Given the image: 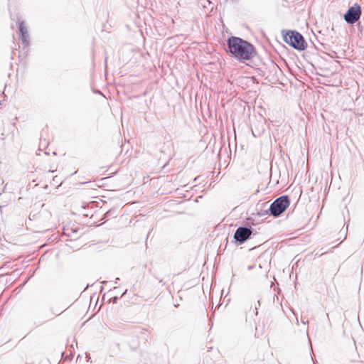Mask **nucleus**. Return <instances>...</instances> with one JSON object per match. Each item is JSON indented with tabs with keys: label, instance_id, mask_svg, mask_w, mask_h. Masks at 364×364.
Wrapping results in <instances>:
<instances>
[{
	"label": "nucleus",
	"instance_id": "obj_1",
	"mask_svg": "<svg viewBox=\"0 0 364 364\" xmlns=\"http://www.w3.org/2000/svg\"><path fill=\"white\" fill-rule=\"evenodd\" d=\"M226 52L240 63L250 60L257 55L256 48L252 43L237 36L227 39Z\"/></svg>",
	"mask_w": 364,
	"mask_h": 364
},
{
	"label": "nucleus",
	"instance_id": "obj_2",
	"mask_svg": "<svg viewBox=\"0 0 364 364\" xmlns=\"http://www.w3.org/2000/svg\"><path fill=\"white\" fill-rule=\"evenodd\" d=\"M282 33L284 41L293 48L303 51L307 48V43L299 32L294 30H283Z\"/></svg>",
	"mask_w": 364,
	"mask_h": 364
},
{
	"label": "nucleus",
	"instance_id": "obj_3",
	"mask_svg": "<svg viewBox=\"0 0 364 364\" xmlns=\"http://www.w3.org/2000/svg\"><path fill=\"white\" fill-rule=\"evenodd\" d=\"M290 198L287 195H283L276 198L269 206L268 211L265 214H269L274 218L280 216L289 206Z\"/></svg>",
	"mask_w": 364,
	"mask_h": 364
},
{
	"label": "nucleus",
	"instance_id": "obj_4",
	"mask_svg": "<svg viewBox=\"0 0 364 364\" xmlns=\"http://www.w3.org/2000/svg\"><path fill=\"white\" fill-rule=\"evenodd\" d=\"M253 232V229L247 225V226H240L237 228L234 233L233 238L237 245H240L250 238Z\"/></svg>",
	"mask_w": 364,
	"mask_h": 364
},
{
	"label": "nucleus",
	"instance_id": "obj_5",
	"mask_svg": "<svg viewBox=\"0 0 364 364\" xmlns=\"http://www.w3.org/2000/svg\"><path fill=\"white\" fill-rule=\"evenodd\" d=\"M362 14L361 7L359 4H355L350 6L343 15L345 21L350 25L355 23L360 18Z\"/></svg>",
	"mask_w": 364,
	"mask_h": 364
},
{
	"label": "nucleus",
	"instance_id": "obj_6",
	"mask_svg": "<svg viewBox=\"0 0 364 364\" xmlns=\"http://www.w3.org/2000/svg\"><path fill=\"white\" fill-rule=\"evenodd\" d=\"M267 204H268V202H264V203H262L261 204H259V203L257 204V205H256V211H257L256 215L259 216V217L267 215L268 214H264V213H265L266 211L269 212L268 211V208H267Z\"/></svg>",
	"mask_w": 364,
	"mask_h": 364
},
{
	"label": "nucleus",
	"instance_id": "obj_7",
	"mask_svg": "<svg viewBox=\"0 0 364 364\" xmlns=\"http://www.w3.org/2000/svg\"><path fill=\"white\" fill-rule=\"evenodd\" d=\"M19 38L21 40L22 43L25 47H27L29 45L30 38H29L28 32L26 33H22V34L19 35Z\"/></svg>",
	"mask_w": 364,
	"mask_h": 364
},
{
	"label": "nucleus",
	"instance_id": "obj_8",
	"mask_svg": "<svg viewBox=\"0 0 364 364\" xmlns=\"http://www.w3.org/2000/svg\"><path fill=\"white\" fill-rule=\"evenodd\" d=\"M116 210L114 208L109 209L104 215V218L107 220L109 218H115L117 217Z\"/></svg>",
	"mask_w": 364,
	"mask_h": 364
},
{
	"label": "nucleus",
	"instance_id": "obj_9",
	"mask_svg": "<svg viewBox=\"0 0 364 364\" xmlns=\"http://www.w3.org/2000/svg\"><path fill=\"white\" fill-rule=\"evenodd\" d=\"M18 31H19V35H21L22 33H26L28 32L27 28H26L23 21L19 22Z\"/></svg>",
	"mask_w": 364,
	"mask_h": 364
},
{
	"label": "nucleus",
	"instance_id": "obj_10",
	"mask_svg": "<svg viewBox=\"0 0 364 364\" xmlns=\"http://www.w3.org/2000/svg\"><path fill=\"white\" fill-rule=\"evenodd\" d=\"M48 142L46 141V139H43V142H42V139L41 138L40 139V146H43L44 147H46V146H48Z\"/></svg>",
	"mask_w": 364,
	"mask_h": 364
},
{
	"label": "nucleus",
	"instance_id": "obj_11",
	"mask_svg": "<svg viewBox=\"0 0 364 364\" xmlns=\"http://www.w3.org/2000/svg\"><path fill=\"white\" fill-rule=\"evenodd\" d=\"M301 321L304 325L309 323V321L307 319L303 318L302 317L301 318Z\"/></svg>",
	"mask_w": 364,
	"mask_h": 364
},
{
	"label": "nucleus",
	"instance_id": "obj_12",
	"mask_svg": "<svg viewBox=\"0 0 364 364\" xmlns=\"http://www.w3.org/2000/svg\"><path fill=\"white\" fill-rule=\"evenodd\" d=\"M252 135L255 136V137H257V136H259L260 133L258 132L257 134H255V131L252 129Z\"/></svg>",
	"mask_w": 364,
	"mask_h": 364
},
{
	"label": "nucleus",
	"instance_id": "obj_13",
	"mask_svg": "<svg viewBox=\"0 0 364 364\" xmlns=\"http://www.w3.org/2000/svg\"><path fill=\"white\" fill-rule=\"evenodd\" d=\"M343 233L344 234V239L343 240H345L346 238V237H347V230L345 232H343Z\"/></svg>",
	"mask_w": 364,
	"mask_h": 364
},
{
	"label": "nucleus",
	"instance_id": "obj_14",
	"mask_svg": "<svg viewBox=\"0 0 364 364\" xmlns=\"http://www.w3.org/2000/svg\"><path fill=\"white\" fill-rule=\"evenodd\" d=\"M119 280V278H117L116 280H115V284H117Z\"/></svg>",
	"mask_w": 364,
	"mask_h": 364
},
{
	"label": "nucleus",
	"instance_id": "obj_15",
	"mask_svg": "<svg viewBox=\"0 0 364 364\" xmlns=\"http://www.w3.org/2000/svg\"><path fill=\"white\" fill-rule=\"evenodd\" d=\"M127 290L126 289V290L123 292V294H122V296L125 295V294L127 293Z\"/></svg>",
	"mask_w": 364,
	"mask_h": 364
},
{
	"label": "nucleus",
	"instance_id": "obj_16",
	"mask_svg": "<svg viewBox=\"0 0 364 364\" xmlns=\"http://www.w3.org/2000/svg\"><path fill=\"white\" fill-rule=\"evenodd\" d=\"M159 283H162L163 284H164V283H163V280L162 279H159Z\"/></svg>",
	"mask_w": 364,
	"mask_h": 364
},
{
	"label": "nucleus",
	"instance_id": "obj_17",
	"mask_svg": "<svg viewBox=\"0 0 364 364\" xmlns=\"http://www.w3.org/2000/svg\"><path fill=\"white\" fill-rule=\"evenodd\" d=\"M96 93L102 94V93H101V92H100V90L96 91Z\"/></svg>",
	"mask_w": 364,
	"mask_h": 364
},
{
	"label": "nucleus",
	"instance_id": "obj_18",
	"mask_svg": "<svg viewBox=\"0 0 364 364\" xmlns=\"http://www.w3.org/2000/svg\"><path fill=\"white\" fill-rule=\"evenodd\" d=\"M117 297H115V299H114V301H117Z\"/></svg>",
	"mask_w": 364,
	"mask_h": 364
},
{
	"label": "nucleus",
	"instance_id": "obj_19",
	"mask_svg": "<svg viewBox=\"0 0 364 364\" xmlns=\"http://www.w3.org/2000/svg\"><path fill=\"white\" fill-rule=\"evenodd\" d=\"M117 297H115V299H114V301H117Z\"/></svg>",
	"mask_w": 364,
	"mask_h": 364
},
{
	"label": "nucleus",
	"instance_id": "obj_20",
	"mask_svg": "<svg viewBox=\"0 0 364 364\" xmlns=\"http://www.w3.org/2000/svg\"><path fill=\"white\" fill-rule=\"evenodd\" d=\"M1 194V192L0 191V195Z\"/></svg>",
	"mask_w": 364,
	"mask_h": 364
}]
</instances>
